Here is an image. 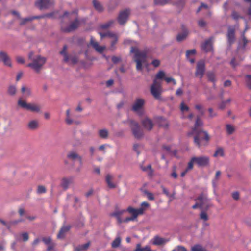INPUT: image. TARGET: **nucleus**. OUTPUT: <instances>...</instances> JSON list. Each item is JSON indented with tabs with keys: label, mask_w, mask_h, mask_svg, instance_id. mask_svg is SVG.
<instances>
[{
	"label": "nucleus",
	"mask_w": 251,
	"mask_h": 251,
	"mask_svg": "<svg viewBox=\"0 0 251 251\" xmlns=\"http://www.w3.org/2000/svg\"><path fill=\"white\" fill-rule=\"evenodd\" d=\"M28 57L31 63L27 66L32 68L36 73L39 74L47 62V58L41 55L35 54L33 51L29 52Z\"/></svg>",
	"instance_id": "f257e3e1"
},
{
	"label": "nucleus",
	"mask_w": 251,
	"mask_h": 251,
	"mask_svg": "<svg viewBox=\"0 0 251 251\" xmlns=\"http://www.w3.org/2000/svg\"><path fill=\"white\" fill-rule=\"evenodd\" d=\"M65 17L63 14L59 16V18L61 20L60 23V30L62 33H69L73 32L76 31L80 26L81 22L77 18L71 21L68 25H65L63 21V18Z\"/></svg>",
	"instance_id": "f03ea898"
},
{
	"label": "nucleus",
	"mask_w": 251,
	"mask_h": 251,
	"mask_svg": "<svg viewBox=\"0 0 251 251\" xmlns=\"http://www.w3.org/2000/svg\"><path fill=\"white\" fill-rule=\"evenodd\" d=\"M130 51L135 54L134 61L136 63V69L138 71H141L142 65L146 63L147 52L145 50L140 51L137 48L134 47H131Z\"/></svg>",
	"instance_id": "7ed1b4c3"
},
{
	"label": "nucleus",
	"mask_w": 251,
	"mask_h": 251,
	"mask_svg": "<svg viewBox=\"0 0 251 251\" xmlns=\"http://www.w3.org/2000/svg\"><path fill=\"white\" fill-rule=\"evenodd\" d=\"M17 105L20 107L29 110L32 112L39 113L41 110V106L34 103H27L22 98H19L17 101Z\"/></svg>",
	"instance_id": "20e7f679"
},
{
	"label": "nucleus",
	"mask_w": 251,
	"mask_h": 251,
	"mask_svg": "<svg viewBox=\"0 0 251 251\" xmlns=\"http://www.w3.org/2000/svg\"><path fill=\"white\" fill-rule=\"evenodd\" d=\"M195 201L200 202V209L202 210L207 211L213 206V204L210 202V199L203 193H201Z\"/></svg>",
	"instance_id": "39448f33"
},
{
	"label": "nucleus",
	"mask_w": 251,
	"mask_h": 251,
	"mask_svg": "<svg viewBox=\"0 0 251 251\" xmlns=\"http://www.w3.org/2000/svg\"><path fill=\"white\" fill-rule=\"evenodd\" d=\"M145 104V100L142 98H137L135 100L132 106V110L137 113L139 116L145 114L144 106Z\"/></svg>",
	"instance_id": "423d86ee"
},
{
	"label": "nucleus",
	"mask_w": 251,
	"mask_h": 251,
	"mask_svg": "<svg viewBox=\"0 0 251 251\" xmlns=\"http://www.w3.org/2000/svg\"><path fill=\"white\" fill-rule=\"evenodd\" d=\"M195 133L194 136V143L198 146V147L201 146V140H205L208 141L209 140V136L208 133L203 130V129H200L193 131Z\"/></svg>",
	"instance_id": "0eeeda50"
},
{
	"label": "nucleus",
	"mask_w": 251,
	"mask_h": 251,
	"mask_svg": "<svg viewBox=\"0 0 251 251\" xmlns=\"http://www.w3.org/2000/svg\"><path fill=\"white\" fill-rule=\"evenodd\" d=\"M129 124L134 136L137 139H141L144 136V132L139 123L133 120H129Z\"/></svg>",
	"instance_id": "6e6552de"
},
{
	"label": "nucleus",
	"mask_w": 251,
	"mask_h": 251,
	"mask_svg": "<svg viewBox=\"0 0 251 251\" xmlns=\"http://www.w3.org/2000/svg\"><path fill=\"white\" fill-rule=\"evenodd\" d=\"M129 213L132 214V216L127 217L123 220L124 223H127L130 221H134L137 218L139 215L144 213V209L143 208H139V209H135L132 207H128L126 210Z\"/></svg>",
	"instance_id": "1a4fd4ad"
},
{
	"label": "nucleus",
	"mask_w": 251,
	"mask_h": 251,
	"mask_svg": "<svg viewBox=\"0 0 251 251\" xmlns=\"http://www.w3.org/2000/svg\"><path fill=\"white\" fill-rule=\"evenodd\" d=\"M150 91L153 97L156 99H160V95L162 93L161 84L157 82L156 80H153V83L151 86Z\"/></svg>",
	"instance_id": "9d476101"
},
{
	"label": "nucleus",
	"mask_w": 251,
	"mask_h": 251,
	"mask_svg": "<svg viewBox=\"0 0 251 251\" xmlns=\"http://www.w3.org/2000/svg\"><path fill=\"white\" fill-rule=\"evenodd\" d=\"M131 10L129 8L120 11L117 18L118 23L121 25H124L127 22Z\"/></svg>",
	"instance_id": "9b49d317"
},
{
	"label": "nucleus",
	"mask_w": 251,
	"mask_h": 251,
	"mask_svg": "<svg viewBox=\"0 0 251 251\" xmlns=\"http://www.w3.org/2000/svg\"><path fill=\"white\" fill-rule=\"evenodd\" d=\"M74 183V176H63L61 178L60 186L63 190H66L71 185H73Z\"/></svg>",
	"instance_id": "f8f14e48"
},
{
	"label": "nucleus",
	"mask_w": 251,
	"mask_h": 251,
	"mask_svg": "<svg viewBox=\"0 0 251 251\" xmlns=\"http://www.w3.org/2000/svg\"><path fill=\"white\" fill-rule=\"evenodd\" d=\"M54 3V0H37L35 2V5L40 10H43L49 9L53 6Z\"/></svg>",
	"instance_id": "ddd939ff"
},
{
	"label": "nucleus",
	"mask_w": 251,
	"mask_h": 251,
	"mask_svg": "<svg viewBox=\"0 0 251 251\" xmlns=\"http://www.w3.org/2000/svg\"><path fill=\"white\" fill-rule=\"evenodd\" d=\"M205 72V62L201 60L197 63L196 70L195 73V76L201 79Z\"/></svg>",
	"instance_id": "4468645a"
},
{
	"label": "nucleus",
	"mask_w": 251,
	"mask_h": 251,
	"mask_svg": "<svg viewBox=\"0 0 251 251\" xmlns=\"http://www.w3.org/2000/svg\"><path fill=\"white\" fill-rule=\"evenodd\" d=\"M193 161H195V164L200 167H206L209 164V158L205 156L193 157Z\"/></svg>",
	"instance_id": "2eb2a0df"
},
{
	"label": "nucleus",
	"mask_w": 251,
	"mask_h": 251,
	"mask_svg": "<svg viewBox=\"0 0 251 251\" xmlns=\"http://www.w3.org/2000/svg\"><path fill=\"white\" fill-rule=\"evenodd\" d=\"M141 123L145 130L150 131L153 129L154 124L152 121L148 117L146 116L144 117L141 120Z\"/></svg>",
	"instance_id": "dca6fc26"
},
{
	"label": "nucleus",
	"mask_w": 251,
	"mask_h": 251,
	"mask_svg": "<svg viewBox=\"0 0 251 251\" xmlns=\"http://www.w3.org/2000/svg\"><path fill=\"white\" fill-rule=\"evenodd\" d=\"M0 62L5 66L12 67L11 58L5 51L0 50Z\"/></svg>",
	"instance_id": "f3484780"
},
{
	"label": "nucleus",
	"mask_w": 251,
	"mask_h": 251,
	"mask_svg": "<svg viewBox=\"0 0 251 251\" xmlns=\"http://www.w3.org/2000/svg\"><path fill=\"white\" fill-rule=\"evenodd\" d=\"M182 32L179 33L176 36V40L179 42H182L185 40L189 34V31L184 25H181Z\"/></svg>",
	"instance_id": "a211bd4d"
},
{
	"label": "nucleus",
	"mask_w": 251,
	"mask_h": 251,
	"mask_svg": "<svg viewBox=\"0 0 251 251\" xmlns=\"http://www.w3.org/2000/svg\"><path fill=\"white\" fill-rule=\"evenodd\" d=\"M228 43L229 46L235 41V29L231 26L228 27L227 34Z\"/></svg>",
	"instance_id": "6ab92c4d"
},
{
	"label": "nucleus",
	"mask_w": 251,
	"mask_h": 251,
	"mask_svg": "<svg viewBox=\"0 0 251 251\" xmlns=\"http://www.w3.org/2000/svg\"><path fill=\"white\" fill-rule=\"evenodd\" d=\"M71 228V226L69 225L63 226L60 229L57 235V237L58 239H63L66 234L69 232Z\"/></svg>",
	"instance_id": "aec40b11"
},
{
	"label": "nucleus",
	"mask_w": 251,
	"mask_h": 251,
	"mask_svg": "<svg viewBox=\"0 0 251 251\" xmlns=\"http://www.w3.org/2000/svg\"><path fill=\"white\" fill-rule=\"evenodd\" d=\"M67 157L72 161H75L76 159H78L80 164L82 163V157L77 154L76 152L73 151L69 152L67 155Z\"/></svg>",
	"instance_id": "412c9836"
},
{
	"label": "nucleus",
	"mask_w": 251,
	"mask_h": 251,
	"mask_svg": "<svg viewBox=\"0 0 251 251\" xmlns=\"http://www.w3.org/2000/svg\"><path fill=\"white\" fill-rule=\"evenodd\" d=\"M90 45H91L95 50L99 53H102L105 47L100 46L99 43L95 41L93 37H91L90 42Z\"/></svg>",
	"instance_id": "4be33fe9"
},
{
	"label": "nucleus",
	"mask_w": 251,
	"mask_h": 251,
	"mask_svg": "<svg viewBox=\"0 0 251 251\" xmlns=\"http://www.w3.org/2000/svg\"><path fill=\"white\" fill-rule=\"evenodd\" d=\"M169 240L167 239L160 237L158 236H156L154 237L152 241V244L154 245L161 246L166 244Z\"/></svg>",
	"instance_id": "5701e85b"
},
{
	"label": "nucleus",
	"mask_w": 251,
	"mask_h": 251,
	"mask_svg": "<svg viewBox=\"0 0 251 251\" xmlns=\"http://www.w3.org/2000/svg\"><path fill=\"white\" fill-rule=\"evenodd\" d=\"M113 176L108 174L105 176V181L109 188H115L117 186L116 184L113 182Z\"/></svg>",
	"instance_id": "b1692460"
},
{
	"label": "nucleus",
	"mask_w": 251,
	"mask_h": 251,
	"mask_svg": "<svg viewBox=\"0 0 251 251\" xmlns=\"http://www.w3.org/2000/svg\"><path fill=\"white\" fill-rule=\"evenodd\" d=\"M27 126L29 129L35 130L39 126V122L37 120H31L28 123Z\"/></svg>",
	"instance_id": "393cba45"
},
{
	"label": "nucleus",
	"mask_w": 251,
	"mask_h": 251,
	"mask_svg": "<svg viewBox=\"0 0 251 251\" xmlns=\"http://www.w3.org/2000/svg\"><path fill=\"white\" fill-rule=\"evenodd\" d=\"M15 237L18 241H22L23 242H26L29 239V234L26 232H22L19 234L15 235Z\"/></svg>",
	"instance_id": "a878e982"
},
{
	"label": "nucleus",
	"mask_w": 251,
	"mask_h": 251,
	"mask_svg": "<svg viewBox=\"0 0 251 251\" xmlns=\"http://www.w3.org/2000/svg\"><path fill=\"white\" fill-rule=\"evenodd\" d=\"M92 3L94 8L96 11L100 13H102L104 11V7L98 0H93Z\"/></svg>",
	"instance_id": "bb28decb"
},
{
	"label": "nucleus",
	"mask_w": 251,
	"mask_h": 251,
	"mask_svg": "<svg viewBox=\"0 0 251 251\" xmlns=\"http://www.w3.org/2000/svg\"><path fill=\"white\" fill-rule=\"evenodd\" d=\"M78 56L75 52L69 54V62L68 63H69L70 64L75 65L78 63Z\"/></svg>",
	"instance_id": "cd10ccee"
},
{
	"label": "nucleus",
	"mask_w": 251,
	"mask_h": 251,
	"mask_svg": "<svg viewBox=\"0 0 251 251\" xmlns=\"http://www.w3.org/2000/svg\"><path fill=\"white\" fill-rule=\"evenodd\" d=\"M17 92L16 86L14 85H9L7 89V94L10 97L15 96Z\"/></svg>",
	"instance_id": "c85d7f7f"
},
{
	"label": "nucleus",
	"mask_w": 251,
	"mask_h": 251,
	"mask_svg": "<svg viewBox=\"0 0 251 251\" xmlns=\"http://www.w3.org/2000/svg\"><path fill=\"white\" fill-rule=\"evenodd\" d=\"M213 38L211 37L209 39L206 40L202 45V48L205 51L207 52L211 50L212 48V41Z\"/></svg>",
	"instance_id": "c756f323"
},
{
	"label": "nucleus",
	"mask_w": 251,
	"mask_h": 251,
	"mask_svg": "<svg viewBox=\"0 0 251 251\" xmlns=\"http://www.w3.org/2000/svg\"><path fill=\"white\" fill-rule=\"evenodd\" d=\"M98 134L100 138L106 139L109 137V131L106 128L100 129L98 130Z\"/></svg>",
	"instance_id": "7c9ffc66"
},
{
	"label": "nucleus",
	"mask_w": 251,
	"mask_h": 251,
	"mask_svg": "<svg viewBox=\"0 0 251 251\" xmlns=\"http://www.w3.org/2000/svg\"><path fill=\"white\" fill-rule=\"evenodd\" d=\"M157 122L160 127L164 128H167L168 126V122L166 120L162 117H158L157 119Z\"/></svg>",
	"instance_id": "2f4dec72"
},
{
	"label": "nucleus",
	"mask_w": 251,
	"mask_h": 251,
	"mask_svg": "<svg viewBox=\"0 0 251 251\" xmlns=\"http://www.w3.org/2000/svg\"><path fill=\"white\" fill-rule=\"evenodd\" d=\"M165 74L163 71H159L155 75L153 80H156L157 82H160L161 84V80L164 79Z\"/></svg>",
	"instance_id": "473e14b6"
},
{
	"label": "nucleus",
	"mask_w": 251,
	"mask_h": 251,
	"mask_svg": "<svg viewBox=\"0 0 251 251\" xmlns=\"http://www.w3.org/2000/svg\"><path fill=\"white\" fill-rule=\"evenodd\" d=\"M202 126H203L202 121L201 120V118L199 116H197L194 126L193 128V130L195 131V130L201 129V128H199V127Z\"/></svg>",
	"instance_id": "72a5a7b5"
},
{
	"label": "nucleus",
	"mask_w": 251,
	"mask_h": 251,
	"mask_svg": "<svg viewBox=\"0 0 251 251\" xmlns=\"http://www.w3.org/2000/svg\"><path fill=\"white\" fill-rule=\"evenodd\" d=\"M90 245V242H88L87 243L83 245H79L75 248V251H81L83 250H86L88 249Z\"/></svg>",
	"instance_id": "f704fd0d"
},
{
	"label": "nucleus",
	"mask_w": 251,
	"mask_h": 251,
	"mask_svg": "<svg viewBox=\"0 0 251 251\" xmlns=\"http://www.w3.org/2000/svg\"><path fill=\"white\" fill-rule=\"evenodd\" d=\"M67 48V46L64 45L62 50L60 52V54L63 56V61L65 62H69V54L66 52Z\"/></svg>",
	"instance_id": "c9c22d12"
},
{
	"label": "nucleus",
	"mask_w": 251,
	"mask_h": 251,
	"mask_svg": "<svg viewBox=\"0 0 251 251\" xmlns=\"http://www.w3.org/2000/svg\"><path fill=\"white\" fill-rule=\"evenodd\" d=\"M134 251H155L151 250L150 247L146 246L144 248H142L140 244H138L136 245V249Z\"/></svg>",
	"instance_id": "e433bc0d"
},
{
	"label": "nucleus",
	"mask_w": 251,
	"mask_h": 251,
	"mask_svg": "<svg viewBox=\"0 0 251 251\" xmlns=\"http://www.w3.org/2000/svg\"><path fill=\"white\" fill-rule=\"evenodd\" d=\"M224 155V149L222 147H217L215 153L213 154L214 157H217L218 156H223Z\"/></svg>",
	"instance_id": "4c0bfd02"
},
{
	"label": "nucleus",
	"mask_w": 251,
	"mask_h": 251,
	"mask_svg": "<svg viewBox=\"0 0 251 251\" xmlns=\"http://www.w3.org/2000/svg\"><path fill=\"white\" fill-rule=\"evenodd\" d=\"M114 20H110L108 22L105 23H104L103 24H101L100 25V28L102 29H108V28H109L110 27H111L113 24H114Z\"/></svg>",
	"instance_id": "58836bf2"
},
{
	"label": "nucleus",
	"mask_w": 251,
	"mask_h": 251,
	"mask_svg": "<svg viewBox=\"0 0 251 251\" xmlns=\"http://www.w3.org/2000/svg\"><path fill=\"white\" fill-rule=\"evenodd\" d=\"M206 76L208 80L213 83H215L216 81L215 75L214 73L212 72H207L206 73Z\"/></svg>",
	"instance_id": "ea45409f"
},
{
	"label": "nucleus",
	"mask_w": 251,
	"mask_h": 251,
	"mask_svg": "<svg viewBox=\"0 0 251 251\" xmlns=\"http://www.w3.org/2000/svg\"><path fill=\"white\" fill-rule=\"evenodd\" d=\"M125 211V210L116 211L114 212L110 213L109 216L111 217H115L118 219V217H120L121 215H123Z\"/></svg>",
	"instance_id": "a19ab883"
},
{
	"label": "nucleus",
	"mask_w": 251,
	"mask_h": 251,
	"mask_svg": "<svg viewBox=\"0 0 251 251\" xmlns=\"http://www.w3.org/2000/svg\"><path fill=\"white\" fill-rule=\"evenodd\" d=\"M22 93H25L27 96H29L31 95V90L30 88L23 86L21 89Z\"/></svg>",
	"instance_id": "79ce46f5"
},
{
	"label": "nucleus",
	"mask_w": 251,
	"mask_h": 251,
	"mask_svg": "<svg viewBox=\"0 0 251 251\" xmlns=\"http://www.w3.org/2000/svg\"><path fill=\"white\" fill-rule=\"evenodd\" d=\"M121 242V239L120 237H117L111 243V246L113 248L118 247Z\"/></svg>",
	"instance_id": "37998d69"
},
{
	"label": "nucleus",
	"mask_w": 251,
	"mask_h": 251,
	"mask_svg": "<svg viewBox=\"0 0 251 251\" xmlns=\"http://www.w3.org/2000/svg\"><path fill=\"white\" fill-rule=\"evenodd\" d=\"M20 19V22L19 23L20 25L23 26L26 25L27 23L30 22L32 21V19L31 17H27L25 18H21Z\"/></svg>",
	"instance_id": "c03bdc74"
},
{
	"label": "nucleus",
	"mask_w": 251,
	"mask_h": 251,
	"mask_svg": "<svg viewBox=\"0 0 251 251\" xmlns=\"http://www.w3.org/2000/svg\"><path fill=\"white\" fill-rule=\"evenodd\" d=\"M226 130L227 133L229 135L232 134L235 131V127L230 124L226 125Z\"/></svg>",
	"instance_id": "a18cd8bd"
},
{
	"label": "nucleus",
	"mask_w": 251,
	"mask_h": 251,
	"mask_svg": "<svg viewBox=\"0 0 251 251\" xmlns=\"http://www.w3.org/2000/svg\"><path fill=\"white\" fill-rule=\"evenodd\" d=\"M47 192V189L44 185H39L37 188V193L38 194H41L45 193Z\"/></svg>",
	"instance_id": "49530a36"
},
{
	"label": "nucleus",
	"mask_w": 251,
	"mask_h": 251,
	"mask_svg": "<svg viewBox=\"0 0 251 251\" xmlns=\"http://www.w3.org/2000/svg\"><path fill=\"white\" fill-rule=\"evenodd\" d=\"M114 34L115 33L110 31H107L105 33L99 32V34L100 35L101 39L105 37H108L111 38V37H112V36H114Z\"/></svg>",
	"instance_id": "de8ad7c7"
},
{
	"label": "nucleus",
	"mask_w": 251,
	"mask_h": 251,
	"mask_svg": "<svg viewBox=\"0 0 251 251\" xmlns=\"http://www.w3.org/2000/svg\"><path fill=\"white\" fill-rule=\"evenodd\" d=\"M161 188H162V189L163 193L164 194H165L167 196H168V197H169L170 198H171L172 199L174 198V195L175 194V192H173V193L172 194H170L169 193L168 190L166 188H165L163 186H162Z\"/></svg>",
	"instance_id": "09e8293b"
},
{
	"label": "nucleus",
	"mask_w": 251,
	"mask_h": 251,
	"mask_svg": "<svg viewBox=\"0 0 251 251\" xmlns=\"http://www.w3.org/2000/svg\"><path fill=\"white\" fill-rule=\"evenodd\" d=\"M192 251H207L201 245H196L192 248Z\"/></svg>",
	"instance_id": "8fccbe9b"
},
{
	"label": "nucleus",
	"mask_w": 251,
	"mask_h": 251,
	"mask_svg": "<svg viewBox=\"0 0 251 251\" xmlns=\"http://www.w3.org/2000/svg\"><path fill=\"white\" fill-rule=\"evenodd\" d=\"M170 0H154L155 5H163L169 2Z\"/></svg>",
	"instance_id": "3c124183"
},
{
	"label": "nucleus",
	"mask_w": 251,
	"mask_h": 251,
	"mask_svg": "<svg viewBox=\"0 0 251 251\" xmlns=\"http://www.w3.org/2000/svg\"><path fill=\"white\" fill-rule=\"evenodd\" d=\"M141 168V169L143 171H147L149 170V175H150V176H151L152 175V173H153V170L151 168V165L149 164L147 167H143V166H142Z\"/></svg>",
	"instance_id": "603ef678"
},
{
	"label": "nucleus",
	"mask_w": 251,
	"mask_h": 251,
	"mask_svg": "<svg viewBox=\"0 0 251 251\" xmlns=\"http://www.w3.org/2000/svg\"><path fill=\"white\" fill-rule=\"evenodd\" d=\"M111 38L112 39V41L111 42V48H112L111 50H113L115 49L114 45L117 42L118 37L117 35L114 34V36Z\"/></svg>",
	"instance_id": "864d4df0"
},
{
	"label": "nucleus",
	"mask_w": 251,
	"mask_h": 251,
	"mask_svg": "<svg viewBox=\"0 0 251 251\" xmlns=\"http://www.w3.org/2000/svg\"><path fill=\"white\" fill-rule=\"evenodd\" d=\"M206 211L202 210L200 214V218L201 219L205 221L208 220V217L206 213Z\"/></svg>",
	"instance_id": "5fc2aeb1"
},
{
	"label": "nucleus",
	"mask_w": 251,
	"mask_h": 251,
	"mask_svg": "<svg viewBox=\"0 0 251 251\" xmlns=\"http://www.w3.org/2000/svg\"><path fill=\"white\" fill-rule=\"evenodd\" d=\"M246 85L247 87L251 90V75H246Z\"/></svg>",
	"instance_id": "6e6d98bb"
},
{
	"label": "nucleus",
	"mask_w": 251,
	"mask_h": 251,
	"mask_svg": "<svg viewBox=\"0 0 251 251\" xmlns=\"http://www.w3.org/2000/svg\"><path fill=\"white\" fill-rule=\"evenodd\" d=\"M221 172L220 171H217L216 172L215 178L213 180V184L214 185H216V182L219 179Z\"/></svg>",
	"instance_id": "4d7b16f0"
},
{
	"label": "nucleus",
	"mask_w": 251,
	"mask_h": 251,
	"mask_svg": "<svg viewBox=\"0 0 251 251\" xmlns=\"http://www.w3.org/2000/svg\"><path fill=\"white\" fill-rule=\"evenodd\" d=\"M196 53V50L195 49H192L190 50H187L186 51V56L187 59H189L190 55H195Z\"/></svg>",
	"instance_id": "13d9d810"
},
{
	"label": "nucleus",
	"mask_w": 251,
	"mask_h": 251,
	"mask_svg": "<svg viewBox=\"0 0 251 251\" xmlns=\"http://www.w3.org/2000/svg\"><path fill=\"white\" fill-rule=\"evenodd\" d=\"M231 195L232 198L235 201H238L240 199V193L238 191L233 192Z\"/></svg>",
	"instance_id": "bf43d9fd"
},
{
	"label": "nucleus",
	"mask_w": 251,
	"mask_h": 251,
	"mask_svg": "<svg viewBox=\"0 0 251 251\" xmlns=\"http://www.w3.org/2000/svg\"><path fill=\"white\" fill-rule=\"evenodd\" d=\"M58 13V11H54L51 13L44 14V18H54V15Z\"/></svg>",
	"instance_id": "052dcab7"
},
{
	"label": "nucleus",
	"mask_w": 251,
	"mask_h": 251,
	"mask_svg": "<svg viewBox=\"0 0 251 251\" xmlns=\"http://www.w3.org/2000/svg\"><path fill=\"white\" fill-rule=\"evenodd\" d=\"M42 241L45 243L46 245H49L52 243V240L50 237H44L42 238Z\"/></svg>",
	"instance_id": "680f3d73"
},
{
	"label": "nucleus",
	"mask_w": 251,
	"mask_h": 251,
	"mask_svg": "<svg viewBox=\"0 0 251 251\" xmlns=\"http://www.w3.org/2000/svg\"><path fill=\"white\" fill-rule=\"evenodd\" d=\"M112 61L114 64H117L118 62H120L121 61V58L120 57H117L115 56H113L111 58Z\"/></svg>",
	"instance_id": "e2e57ef3"
},
{
	"label": "nucleus",
	"mask_w": 251,
	"mask_h": 251,
	"mask_svg": "<svg viewBox=\"0 0 251 251\" xmlns=\"http://www.w3.org/2000/svg\"><path fill=\"white\" fill-rule=\"evenodd\" d=\"M208 111L209 112V117L210 118H212L216 116L217 114L215 112H213L212 108H208Z\"/></svg>",
	"instance_id": "0e129e2a"
},
{
	"label": "nucleus",
	"mask_w": 251,
	"mask_h": 251,
	"mask_svg": "<svg viewBox=\"0 0 251 251\" xmlns=\"http://www.w3.org/2000/svg\"><path fill=\"white\" fill-rule=\"evenodd\" d=\"M232 18L234 19H235L236 20H237L240 18H243V17L240 16L239 15V14L237 12H236L235 11L232 12Z\"/></svg>",
	"instance_id": "69168bd1"
},
{
	"label": "nucleus",
	"mask_w": 251,
	"mask_h": 251,
	"mask_svg": "<svg viewBox=\"0 0 251 251\" xmlns=\"http://www.w3.org/2000/svg\"><path fill=\"white\" fill-rule=\"evenodd\" d=\"M16 60L18 63L24 64L25 62V59L21 56H17L16 57Z\"/></svg>",
	"instance_id": "338daca9"
},
{
	"label": "nucleus",
	"mask_w": 251,
	"mask_h": 251,
	"mask_svg": "<svg viewBox=\"0 0 251 251\" xmlns=\"http://www.w3.org/2000/svg\"><path fill=\"white\" fill-rule=\"evenodd\" d=\"M172 251H187L186 249L182 246H178Z\"/></svg>",
	"instance_id": "774afa93"
}]
</instances>
